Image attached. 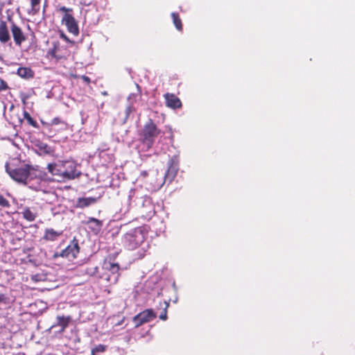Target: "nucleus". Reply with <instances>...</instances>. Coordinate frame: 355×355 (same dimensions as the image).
I'll return each instance as SVG.
<instances>
[{
  "label": "nucleus",
  "instance_id": "aec40b11",
  "mask_svg": "<svg viewBox=\"0 0 355 355\" xmlns=\"http://www.w3.org/2000/svg\"><path fill=\"white\" fill-rule=\"evenodd\" d=\"M107 346L104 345H98L92 349V355H95L98 352H103L105 351Z\"/></svg>",
  "mask_w": 355,
  "mask_h": 355
},
{
  "label": "nucleus",
  "instance_id": "2eb2a0df",
  "mask_svg": "<svg viewBox=\"0 0 355 355\" xmlns=\"http://www.w3.org/2000/svg\"><path fill=\"white\" fill-rule=\"evenodd\" d=\"M17 74L21 78H28L33 77V72L30 68L19 67L17 69Z\"/></svg>",
  "mask_w": 355,
  "mask_h": 355
},
{
  "label": "nucleus",
  "instance_id": "72a5a7b5",
  "mask_svg": "<svg viewBox=\"0 0 355 355\" xmlns=\"http://www.w3.org/2000/svg\"><path fill=\"white\" fill-rule=\"evenodd\" d=\"M119 277V274L118 273L116 277V279H115V282H116L118 281V278Z\"/></svg>",
  "mask_w": 355,
  "mask_h": 355
},
{
  "label": "nucleus",
  "instance_id": "473e14b6",
  "mask_svg": "<svg viewBox=\"0 0 355 355\" xmlns=\"http://www.w3.org/2000/svg\"><path fill=\"white\" fill-rule=\"evenodd\" d=\"M4 299V295L3 294L0 295V302H2Z\"/></svg>",
  "mask_w": 355,
  "mask_h": 355
},
{
  "label": "nucleus",
  "instance_id": "6ab92c4d",
  "mask_svg": "<svg viewBox=\"0 0 355 355\" xmlns=\"http://www.w3.org/2000/svg\"><path fill=\"white\" fill-rule=\"evenodd\" d=\"M23 114L24 119H26L28 121V123L31 125L35 128L38 127L37 123L31 116V115L27 111L24 110Z\"/></svg>",
  "mask_w": 355,
  "mask_h": 355
},
{
  "label": "nucleus",
  "instance_id": "20e7f679",
  "mask_svg": "<svg viewBox=\"0 0 355 355\" xmlns=\"http://www.w3.org/2000/svg\"><path fill=\"white\" fill-rule=\"evenodd\" d=\"M62 24L67 27V31L74 36L79 35V28L78 22L71 14H63L62 17Z\"/></svg>",
  "mask_w": 355,
  "mask_h": 355
},
{
  "label": "nucleus",
  "instance_id": "c756f323",
  "mask_svg": "<svg viewBox=\"0 0 355 355\" xmlns=\"http://www.w3.org/2000/svg\"><path fill=\"white\" fill-rule=\"evenodd\" d=\"M90 222L94 223L96 227H100L101 223L98 220L95 219V218H91Z\"/></svg>",
  "mask_w": 355,
  "mask_h": 355
},
{
  "label": "nucleus",
  "instance_id": "0eeeda50",
  "mask_svg": "<svg viewBox=\"0 0 355 355\" xmlns=\"http://www.w3.org/2000/svg\"><path fill=\"white\" fill-rule=\"evenodd\" d=\"M63 171V178L67 179H74L78 177L81 173L78 172L76 168V166L73 162H65Z\"/></svg>",
  "mask_w": 355,
  "mask_h": 355
},
{
  "label": "nucleus",
  "instance_id": "f8f14e48",
  "mask_svg": "<svg viewBox=\"0 0 355 355\" xmlns=\"http://www.w3.org/2000/svg\"><path fill=\"white\" fill-rule=\"evenodd\" d=\"M96 202V198L88 197V198H79L76 202V207L77 208H85L89 207L91 205L94 204Z\"/></svg>",
  "mask_w": 355,
  "mask_h": 355
},
{
  "label": "nucleus",
  "instance_id": "2f4dec72",
  "mask_svg": "<svg viewBox=\"0 0 355 355\" xmlns=\"http://www.w3.org/2000/svg\"><path fill=\"white\" fill-rule=\"evenodd\" d=\"M82 79L86 82V83H89L90 82V79L89 77L86 76H82Z\"/></svg>",
  "mask_w": 355,
  "mask_h": 355
},
{
  "label": "nucleus",
  "instance_id": "bb28decb",
  "mask_svg": "<svg viewBox=\"0 0 355 355\" xmlns=\"http://www.w3.org/2000/svg\"><path fill=\"white\" fill-rule=\"evenodd\" d=\"M56 53H57V47L56 46H54L53 49H51L49 51V53L53 58H58L57 55H56Z\"/></svg>",
  "mask_w": 355,
  "mask_h": 355
},
{
  "label": "nucleus",
  "instance_id": "f704fd0d",
  "mask_svg": "<svg viewBox=\"0 0 355 355\" xmlns=\"http://www.w3.org/2000/svg\"><path fill=\"white\" fill-rule=\"evenodd\" d=\"M19 121L20 123H22L23 120L19 118Z\"/></svg>",
  "mask_w": 355,
  "mask_h": 355
},
{
  "label": "nucleus",
  "instance_id": "f3484780",
  "mask_svg": "<svg viewBox=\"0 0 355 355\" xmlns=\"http://www.w3.org/2000/svg\"><path fill=\"white\" fill-rule=\"evenodd\" d=\"M37 149L42 153H44V154H46V155H49V154H51L53 153V150L52 148H51V146H49V145H47L45 143H43V142H39L37 145H36Z\"/></svg>",
  "mask_w": 355,
  "mask_h": 355
},
{
  "label": "nucleus",
  "instance_id": "39448f33",
  "mask_svg": "<svg viewBox=\"0 0 355 355\" xmlns=\"http://www.w3.org/2000/svg\"><path fill=\"white\" fill-rule=\"evenodd\" d=\"M156 318V314L152 309H146L139 313L134 318L136 326H140L146 322H148Z\"/></svg>",
  "mask_w": 355,
  "mask_h": 355
},
{
  "label": "nucleus",
  "instance_id": "393cba45",
  "mask_svg": "<svg viewBox=\"0 0 355 355\" xmlns=\"http://www.w3.org/2000/svg\"><path fill=\"white\" fill-rule=\"evenodd\" d=\"M7 88V83L3 79L0 78V91L5 90Z\"/></svg>",
  "mask_w": 355,
  "mask_h": 355
},
{
  "label": "nucleus",
  "instance_id": "f257e3e1",
  "mask_svg": "<svg viewBox=\"0 0 355 355\" xmlns=\"http://www.w3.org/2000/svg\"><path fill=\"white\" fill-rule=\"evenodd\" d=\"M5 168L6 171L12 180L24 184H27L28 181L37 177L35 168L29 164H25L15 168H10L9 164L7 162Z\"/></svg>",
  "mask_w": 355,
  "mask_h": 355
},
{
  "label": "nucleus",
  "instance_id": "ddd939ff",
  "mask_svg": "<svg viewBox=\"0 0 355 355\" xmlns=\"http://www.w3.org/2000/svg\"><path fill=\"white\" fill-rule=\"evenodd\" d=\"M64 165L63 164H49L47 166L48 171L53 175L63 176Z\"/></svg>",
  "mask_w": 355,
  "mask_h": 355
},
{
  "label": "nucleus",
  "instance_id": "412c9836",
  "mask_svg": "<svg viewBox=\"0 0 355 355\" xmlns=\"http://www.w3.org/2000/svg\"><path fill=\"white\" fill-rule=\"evenodd\" d=\"M42 123L46 126L47 128H49L51 125H58V124H62L63 125H66V124L61 121V119L60 118H54L52 121H51V123L50 124L49 123H44L42 122Z\"/></svg>",
  "mask_w": 355,
  "mask_h": 355
},
{
  "label": "nucleus",
  "instance_id": "c85d7f7f",
  "mask_svg": "<svg viewBox=\"0 0 355 355\" xmlns=\"http://www.w3.org/2000/svg\"><path fill=\"white\" fill-rule=\"evenodd\" d=\"M60 36L62 39L64 40L66 42H71L70 40L63 32L60 33Z\"/></svg>",
  "mask_w": 355,
  "mask_h": 355
},
{
  "label": "nucleus",
  "instance_id": "9b49d317",
  "mask_svg": "<svg viewBox=\"0 0 355 355\" xmlns=\"http://www.w3.org/2000/svg\"><path fill=\"white\" fill-rule=\"evenodd\" d=\"M57 322L56 324L51 326V329L54 328L56 326H60L61 328L59 330L60 333H62L65 329L68 327L71 318L69 316L64 317V315H58L57 316Z\"/></svg>",
  "mask_w": 355,
  "mask_h": 355
},
{
  "label": "nucleus",
  "instance_id": "7ed1b4c3",
  "mask_svg": "<svg viewBox=\"0 0 355 355\" xmlns=\"http://www.w3.org/2000/svg\"><path fill=\"white\" fill-rule=\"evenodd\" d=\"M161 130L157 128L153 120L150 119L144 126L141 132V142L147 150L152 148L155 138L159 135Z\"/></svg>",
  "mask_w": 355,
  "mask_h": 355
},
{
  "label": "nucleus",
  "instance_id": "5701e85b",
  "mask_svg": "<svg viewBox=\"0 0 355 355\" xmlns=\"http://www.w3.org/2000/svg\"><path fill=\"white\" fill-rule=\"evenodd\" d=\"M165 308L164 309L163 312L160 314L159 318L162 320H165L167 318V311L166 309L168 306V304L166 302H164Z\"/></svg>",
  "mask_w": 355,
  "mask_h": 355
},
{
  "label": "nucleus",
  "instance_id": "a211bd4d",
  "mask_svg": "<svg viewBox=\"0 0 355 355\" xmlns=\"http://www.w3.org/2000/svg\"><path fill=\"white\" fill-rule=\"evenodd\" d=\"M171 17L173 19V24H174L175 28L180 31H182V28H183L182 23L181 19L180 18L178 13L172 12Z\"/></svg>",
  "mask_w": 355,
  "mask_h": 355
},
{
  "label": "nucleus",
  "instance_id": "cd10ccee",
  "mask_svg": "<svg viewBox=\"0 0 355 355\" xmlns=\"http://www.w3.org/2000/svg\"><path fill=\"white\" fill-rule=\"evenodd\" d=\"M31 1L32 8H33V10H35V6L40 3V0H31Z\"/></svg>",
  "mask_w": 355,
  "mask_h": 355
},
{
  "label": "nucleus",
  "instance_id": "4468645a",
  "mask_svg": "<svg viewBox=\"0 0 355 355\" xmlns=\"http://www.w3.org/2000/svg\"><path fill=\"white\" fill-rule=\"evenodd\" d=\"M62 232H56L53 229H46L44 236V239L46 241H55L61 236Z\"/></svg>",
  "mask_w": 355,
  "mask_h": 355
},
{
  "label": "nucleus",
  "instance_id": "6e6552de",
  "mask_svg": "<svg viewBox=\"0 0 355 355\" xmlns=\"http://www.w3.org/2000/svg\"><path fill=\"white\" fill-rule=\"evenodd\" d=\"M166 101V105L173 109L180 108L182 102L180 99L173 94L166 93L164 95Z\"/></svg>",
  "mask_w": 355,
  "mask_h": 355
},
{
  "label": "nucleus",
  "instance_id": "1a4fd4ad",
  "mask_svg": "<svg viewBox=\"0 0 355 355\" xmlns=\"http://www.w3.org/2000/svg\"><path fill=\"white\" fill-rule=\"evenodd\" d=\"M79 252V246L77 243L69 245L67 248L62 251L60 256L62 257H76L77 254Z\"/></svg>",
  "mask_w": 355,
  "mask_h": 355
},
{
  "label": "nucleus",
  "instance_id": "a878e982",
  "mask_svg": "<svg viewBox=\"0 0 355 355\" xmlns=\"http://www.w3.org/2000/svg\"><path fill=\"white\" fill-rule=\"evenodd\" d=\"M112 274H114L115 272L118 273L119 270H120V267L118 263H112Z\"/></svg>",
  "mask_w": 355,
  "mask_h": 355
},
{
  "label": "nucleus",
  "instance_id": "4be33fe9",
  "mask_svg": "<svg viewBox=\"0 0 355 355\" xmlns=\"http://www.w3.org/2000/svg\"><path fill=\"white\" fill-rule=\"evenodd\" d=\"M0 206L3 207H10L9 202L1 194H0Z\"/></svg>",
  "mask_w": 355,
  "mask_h": 355
},
{
  "label": "nucleus",
  "instance_id": "b1692460",
  "mask_svg": "<svg viewBox=\"0 0 355 355\" xmlns=\"http://www.w3.org/2000/svg\"><path fill=\"white\" fill-rule=\"evenodd\" d=\"M58 10L62 12L64 14H71L73 12L72 8H66L65 6H61L58 8Z\"/></svg>",
  "mask_w": 355,
  "mask_h": 355
},
{
  "label": "nucleus",
  "instance_id": "7c9ffc66",
  "mask_svg": "<svg viewBox=\"0 0 355 355\" xmlns=\"http://www.w3.org/2000/svg\"><path fill=\"white\" fill-rule=\"evenodd\" d=\"M148 173L146 171H143L141 172V176L142 178H146L148 176Z\"/></svg>",
  "mask_w": 355,
  "mask_h": 355
},
{
  "label": "nucleus",
  "instance_id": "dca6fc26",
  "mask_svg": "<svg viewBox=\"0 0 355 355\" xmlns=\"http://www.w3.org/2000/svg\"><path fill=\"white\" fill-rule=\"evenodd\" d=\"M21 214L24 218L28 221H34L37 216V214L31 211L28 207L25 208Z\"/></svg>",
  "mask_w": 355,
  "mask_h": 355
},
{
  "label": "nucleus",
  "instance_id": "f03ea898",
  "mask_svg": "<svg viewBox=\"0 0 355 355\" xmlns=\"http://www.w3.org/2000/svg\"><path fill=\"white\" fill-rule=\"evenodd\" d=\"M145 235L141 227L135 228L124 234L121 239L123 246L129 250L137 249L144 241Z\"/></svg>",
  "mask_w": 355,
  "mask_h": 355
},
{
  "label": "nucleus",
  "instance_id": "423d86ee",
  "mask_svg": "<svg viewBox=\"0 0 355 355\" xmlns=\"http://www.w3.org/2000/svg\"><path fill=\"white\" fill-rule=\"evenodd\" d=\"M10 31L13 37L14 42L17 46H20L22 42H25L26 37L25 36L21 28L19 27L13 21L11 23Z\"/></svg>",
  "mask_w": 355,
  "mask_h": 355
},
{
  "label": "nucleus",
  "instance_id": "9d476101",
  "mask_svg": "<svg viewBox=\"0 0 355 355\" xmlns=\"http://www.w3.org/2000/svg\"><path fill=\"white\" fill-rule=\"evenodd\" d=\"M10 40L8 28L6 22L0 21V42L1 43H6Z\"/></svg>",
  "mask_w": 355,
  "mask_h": 355
}]
</instances>
